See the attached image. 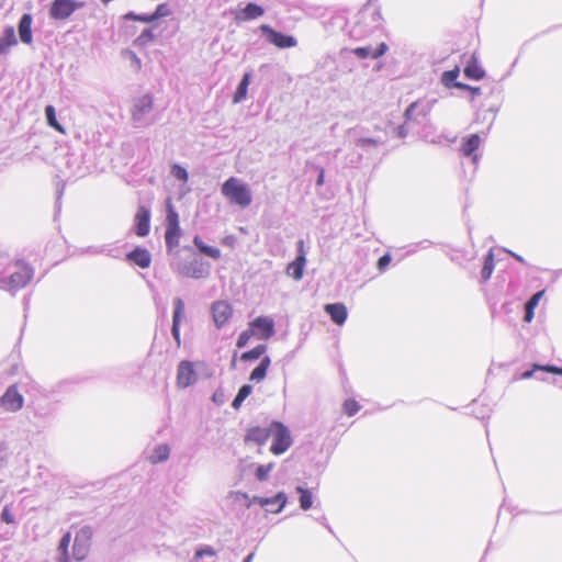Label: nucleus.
<instances>
[{
  "label": "nucleus",
  "instance_id": "f257e3e1",
  "mask_svg": "<svg viewBox=\"0 0 562 562\" xmlns=\"http://www.w3.org/2000/svg\"><path fill=\"white\" fill-rule=\"evenodd\" d=\"M34 277V268L23 259L0 266V289L16 292L25 288Z\"/></svg>",
  "mask_w": 562,
  "mask_h": 562
},
{
  "label": "nucleus",
  "instance_id": "f03ea898",
  "mask_svg": "<svg viewBox=\"0 0 562 562\" xmlns=\"http://www.w3.org/2000/svg\"><path fill=\"white\" fill-rule=\"evenodd\" d=\"M373 0H369L357 13L353 25L349 33L355 40H361L379 30L383 23V16L379 8L371 5Z\"/></svg>",
  "mask_w": 562,
  "mask_h": 562
},
{
  "label": "nucleus",
  "instance_id": "7ed1b4c3",
  "mask_svg": "<svg viewBox=\"0 0 562 562\" xmlns=\"http://www.w3.org/2000/svg\"><path fill=\"white\" fill-rule=\"evenodd\" d=\"M222 194L229 200L232 204L246 209L251 204L252 195L249 187L235 177L228 178L222 184Z\"/></svg>",
  "mask_w": 562,
  "mask_h": 562
},
{
  "label": "nucleus",
  "instance_id": "20e7f679",
  "mask_svg": "<svg viewBox=\"0 0 562 562\" xmlns=\"http://www.w3.org/2000/svg\"><path fill=\"white\" fill-rule=\"evenodd\" d=\"M349 135L356 148L360 149L359 156L366 155L367 157L375 156L380 148L386 143V138L380 135L367 136L361 134L360 130L349 131Z\"/></svg>",
  "mask_w": 562,
  "mask_h": 562
},
{
  "label": "nucleus",
  "instance_id": "39448f33",
  "mask_svg": "<svg viewBox=\"0 0 562 562\" xmlns=\"http://www.w3.org/2000/svg\"><path fill=\"white\" fill-rule=\"evenodd\" d=\"M154 100L150 94H144L135 99L132 110V120L136 127H144L153 124L155 119L151 115Z\"/></svg>",
  "mask_w": 562,
  "mask_h": 562
},
{
  "label": "nucleus",
  "instance_id": "423d86ee",
  "mask_svg": "<svg viewBox=\"0 0 562 562\" xmlns=\"http://www.w3.org/2000/svg\"><path fill=\"white\" fill-rule=\"evenodd\" d=\"M271 437H273V440L270 451L276 456L284 453L293 443L289 428L277 420L272 422Z\"/></svg>",
  "mask_w": 562,
  "mask_h": 562
},
{
  "label": "nucleus",
  "instance_id": "0eeeda50",
  "mask_svg": "<svg viewBox=\"0 0 562 562\" xmlns=\"http://www.w3.org/2000/svg\"><path fill=\"white\" fill-rule=\"evenodd\" d=\"M92 536L93 530L90 526H83L77 531L72 546V559L76 562L85 560L88 555Z\"/></svg>",
  "mask_w": 562,
  "mask_h": 562
},
{
  "label": "nucleus",
  "instance_id": "6e6552de",
  "mask_svg": "<svg viewBox=\"0 0 562 562\" xmlns=\"http://www.w3.org/2000/svg\"><path fill=\"white\" fill-rule=\"evenodd\" d=\"M259 30L266 36V41L278 48H291L297 45L294 36L276 31L268 24L260 25Z\"/></svg>",
  "mask_w": 562,
  "mask_h": 562
},
{
  "label": "nucleus",
  "instance_id": "1a4fd4ad",
  "mask_svg": "<svg viewBox=\"0 0 562 562\" xmlns=\"http://www.w3.org/2000/svg\"><path fill=\"white\" fill-rule=\"evenodd\" d=\"M85 2H78L75 0H54L49 8V16L54 20H66L71 14L82 8Z\"/></svg>",
  "mask_w": 562,
  "mask_h": 562
},
{
  "label": "nucleus",
  "instance_id": "9d476101",
  "mask_svg": "<svg viewBox=\"0 0 562 562\" xmlns=\"http://www.w3.org/2000/svg\"><path fill=\"white\" fill-rule=\"evenodd\" d=\"M24 405V397L15 384L10 385L0 396V407L9 413L19 412Z\"/></svg>",
  "mask_w": 562,
  "mask_h": 562
},
{
  "label": "nucleus",
  "instance_id": "9b49d317",
  "mask_svg": "<svg viewBox=\"0 0 562 562\" xmlns=\"http://www.w3.org/2000/svg\"><path fill=\"white\" fill-rule=\"evenodd\" d=\"M198 381V373L194 369V363L189 360H182L177 368V386L187 389Z\"/></svg>",
  "mask_w": 562,
  "mask_h": 562
},
{
  "label": "nucleus",
  "instance_id": "f8f14e48",
  "mask_svg": "<svg viewBox=\"0 0 562 562\" xmlns=\"http://www.w3.org/2000/svg\"><path fill=\"white\" fill-rule=\"evenodd\" d=\"M150 231V209L146 205H139L134 216L133 232L145 237Z\"/></svg>",
  "mask_w": 562,
  "mask_h": 562
},
{
  "label": "nucleus",
  "instance_id": "ddd939ff",
  "mask_svg": "<svg viewBox=\"0 0 562 562\" xmlns=\"http://www.w3.org/2000/svg\"><path fill=\"white\" fill-rule=\"evenodd\" d=\"M251 505L259 504L261 507H265L268 512L271 513H280L288 502V497L285 493L279 492L273 497H260L254 496L250 498Z\"/></svg>",
  "mask_w": 562,
  "mask_h": 562
},
{
  "label": "nucleus",
  "instance_id": "4468645a",
  "mask_svg": "<svg viewBox=\"0 0 562 562\" xmlns=\"http://www.w3.org/2000/svg\"><path fill=\"white\" fill-rule=\"evenodd\" d=\"M249 325L259 339H269L276 333L274 322L268 316H258Z\"/></svg>",
  "mask_w": 562,
  "mask_h": 562
},
{
  "label": "nucleus",
  "instance_id": "2eb2a0df",
  "mask_svg": "<svg viewBox=\"0 0 562 562\" xmlns=\"http://www.w3.org/2000/svg\"><path fill=\"white\" fill-rule=\"evenodd\" d=\"M211 313L215 326L222 328L232 317L233 308L226 301H216L211 306Z\"/></svg>",
  "mask_w": 562,
  "mask_h": 562
},
{
  "label": "nucleus",
  "instance_id": "dca6fc26",
  "mask_svg": "<svg viewBox=\"0 0 562 562\" xmlns=\"http://www.w3.org/2000/svg\"><path fill=\"white\" fill-rule=\"evenodd\" d=\"M184 302L180 297L173 299V315H172V326H171V335L176 341L177 347L181 345L180 338V324L184 314Z\"/></svg>",
  "mask_w": 562,
  "mask_h": 562
},
{
  "label": "nucleus",
  "instance_id": "f3484780",
  "mask_svg": "<svg viewBox=\"0 0 562 562\" xmlns=\"http://www.w3.org/2000/svg\"><path fill=\"white\" fill-rule=\"evenodd\" d=\"M481 144V138L477 134H471L462 140L460 151L463 156L470 157L473 165L476 166L481 156L476 153Z\"/></svg>",
  "mask_w": 562,
  "mask_h": 562
},
{
  "label": "nucleus",
  "instance_id": "a211bd4d",
  "mask_svg": "<svg viewBox=\"0 0 562 562\" xmlns=\"http://www.w3.org/2000/svg\"><path fill=\"white\" fill-rule=\"evenodd\" d=\"M429 112L430 105L428 102L416 101L406 109L404 116L413 123H422Z\"/></svg>",
  "mask_w": 562,
  "mask_h": 562
},
{
  "label": "nucleus",
  "instance_id": "6ab92c4d",
  "mask_svg": "<svg viewBox=\"0 0 562 562\" xmlns=\"http://www.w3.org/2000/svg\"><path fill=\"white\" fill-rule=\"evenodd\" d=\"M272 422L268 427H251L245 435L246 442H254L258 446H262L271 437Z\"/></svg>",
  "mask_w": 562,
  "mask_h": 562
},
{
  "label": "nucleus",
  "instance_id": "aec40b11",
  "mask_svg": "<svg viewBox=\"0 0 562 562\" xmlns=\"http://www.w3.org/2000/svg\"><path fill=\"white\" fill-rule=\"evenodd\" d=\"M179 272L184 277L201 279L209 274V266L204 265L201 260L194 259L183 265Z\"/></svg>",
  "mask_w": 562,
  "mask_h": 562
},
{
  "label": "nucleus",
  "instance_id": "412c9836",
  "mask_svg": "<svg viewBox=\"0 0 562 562\" xmlns=\"http://www.w3.org/2000/svg\"><path fill=\"white\" fill-rule=\"evenodd\" d=\"M32 22L33 16L30 13H24L19 23H18V32L22 43L32 44L33 35H32Z\"/></svg>",
  "mask_w": 562,
  "mask_h": 562
},
{
  "label": "nucleus",
  "instance_id": "4be33fe9",
  "mask_svg": "<svg viewBox=\"0 0 562 562\" xmlns=\"http://www.w3.org/2000/svg\"><path fill=\"white\" fill-rule=\"evenodd\" d=\"M387 45L385 43H380L376 48H373L372 46H363V47H357L351 50L352 54H355L360 59H367L372 58L376 59L384 55L387 50Z\"/></svg>",
  "mask_w": 562,
  "mask_h": 562
},
{
  "label": "nucleus",
  "instance_id": "5701e85b",
  "mask_svg": "<svg viewBox=\"0 0 562 562\" xmlns=\"http://www.w3.org/2000/svg\"><path fill=\"white\" fill-rule=\"evenodd\" d=\"M324 311L336 325L345 324L348 316L347 307L342 303L326 304Z\"/></svg>",
  "mask_w": 562,
  "mask_h": 562
},
{
  "label": "nucleus",
  "instance_id": "b1692460",
  "mask_svg": "<svg viewBox=\"0 0 562 562\" xmlns=\"http://www.w3.org/2000/svg\"><path fill=\"white\" fill-rule=\"evenodd\" d=\"M126 259L145 269L150 266L151 255L146 248L136 247L127 254Z\"/></svg>",
  "mask_w": 562,
  "mask_h": 562
},
{
  "label": "nucleus",
  "instance_id": "393cba45",
  "mask_svg": "<svg viewBox=\"0 0 562 562\" xmlns=\"http://www.w3.org/2000/svg\"><path fill=\"white\" fill-rule=\"evenodd\" d=\"M15 45H18V38L14 27L8 25L3 29L2 35L0 36V55H5L10 47Z\"/></svg>",
  "mask_w": 562,
  "mask_h": 562
},
{
  "label": "nucleus",
  "instance_id": "a878e982",
  "mask_svg": "<svg viewBox=\"0 0 562 562\" xmlns=\"http://www.w3.org/2000/svg\"><path fill=\"white\" fill-rule=\"evenodd\" d=\"M537 371L562 375V367H557V366H552V364H546V366L533 364V368L531 370H527L521 373L520 379L536 378L539 380H544L543 376L536 375Z\"/></svg>",
  "mask_w": 562,
  "mask_h": 562
},
{
  "label": "nucleus",
  "instance_id": "bb28decb",
  "mask_svg": "<svg viewBox=\"0 0 562 562\" xmlns=\"http://www.w3.org/2000/svg\"><path fill=\"white\" fill-rule=\"evenodd\" d=\"M263 13H265V10L262 7H260L257 3L249 2L241 10V12L238 15H236V20L237 21L255 20V19L261 16Z\"/></svg>",
  "mask_w": 562,
  "mask_h": 562
},
{
  "label": "nucleus",
  "instance_id": "cd10ccee",
  "mask_svg": "<svg viewBox=\"0 0 562 562\" xmlns=\"http://www.w3.org/2000/svg\"><path fill=\"white\" fill-rule=\"evenodd\" d=\"M306 261L307 260L303 258H295L292 262L288 263L285 273L296 281L301 280L303 278Z\"/></svg>",
  "mask_w": 562,
  "mask_h": 562
},
{
  "label": "nucleus",
  "instance_id": "c85d7f7f",
  "mask_svg": "<svg viewBox=\"0 0 562 562\" xmlns=\"http://www.w3.org/2000/svg\"><path fill=\"white\" fill-rule=\"evenodd\" d=\"M71 542V535L70 532H66L58 544L57 548V562H72V560L69 557L68 549Z\"/></svg>",
  "mask_w": 562,
  "mask_h": 562
},
{
  "label": "nucleus",
  "instance_id": "c756f323",
  "mask_svg": "<svg viewBox=\"0 0 562 562\" xmlns=\"http://www.w3.org/2000/svg\"><path fill=\"white\" fill-rule=\"evenodd\" d=\"M463 71L469 79L480 80L485 76L484 69L477 64L474 56L471 57Z\"/></svg>",
  "mask_w": 562,
  "mask_h": 562
},
{
  "label": "nucleus",
  "instance_id": "7c9ffc66",
  "mask_svg": "<svg viewBox=\"0 0 562 562\" xmlns=\"http://www.w3.org/2000/svg\"><path fill=\"white\" fill-rule=\"evenodd\" d=\"M270 357H262L260 363L251 371L249 380L254 382L262 381L267 375V371L268 368L270 367Z\"/></svg>",
  "mask_w": 562,
  "mask_h": 562
},
{
  "label": "nucleus",
  "instance_id": "2f4dec72",
  "mask_svg": "<svg viewBox=\"0 0 562 562\" xmlns=\"http://www.w3.org/2000/svg\"><path fill=\"white\" fill-rule=\"evenodd\" d=\"M544 291H539L535 293L525 304V315L524 321L526 323H530L535 316V308L539 304V301L543 296Z\"/></svg>",
  "mask_w": 562,
  "mask_h": 562
},
{
  "label": "nucleus",
  "instance_id": "473e14b6",
  "mask_svg": "<svg viewBox=\"0 0 562 562\" xmlns=\"http://www.w3.org/2000/svg\"><path fill=\"white\" fill-rule=\"evenodd\" d=\"M250 80L251 72H245L234 94V103H240L247 98V91Z\"/></svg>",
  "mask_w": 562,
  "mask_h": 562
},
{
  "label": "nucleus",
  "instance_id": "72a5a7b5",
  "mask_svg": "<svg viewBox=\"0 0 562 562\" xmlns=\"http://www.w3.org/2000/svg\"><path fill=\"white\" fill-rule=\"evenodd\" d=\"M193 244L203 255L209 256L212 259L221 258V250L216 247L206 245L199 236L193 238Z\"/></svg>",
  "mask_w": 562,
  "mask_h": 562
},
{
  "label": "nucleus",
  "instance_id": "f704fd0d",
  "mask_svg": "<svg viewBox=\"0 0 562 562\" xmlns=\"http://www.w3.org/2000/svg\"><path fill=\"white\" fill-rule=\"evenodd\" d=\"M170 448L168 445H158L151 452L149 460L151 463L164 462L169 458Z\"/></svg>",
  "mask_w": 562,
  "mask_h": 562
},
{
  "label": "nucleus",
  "instance_id": "c9c22d12",
  "mask_svg": "<svg viewBox=\"0 0 562 562\" xmlns=\"http://www.w3.org/2000/svg\"><path fill=\"white\" fill-rule=\"evenodd\" d=\"M494 270V255L493 250L491 249L487 255L485 256L484 263L481 270V280L482 282H486Z\"/></svg>",
  "mask_w": 562,
  "mask_h": 562
},
{
  "label": "nucleus",
  "instance_id": "e433bc0d",
  "mask_svg": "<svg viewBox=\"0 0 562 562\" xmlns=\"http://www.w3.org/2000/svg\"><path fill=\"white\" fill-rule=\"evenodd\" d=\"M180 233H181L180 228H175V229L168 228V227L166 228L165 241H166L168 251H172L173 248L178 247Z\"/></svg>",
  "mask_w": 562,
  "mask_h": 562
},
{
  "label": "nucleus",
  "instance_id": "4c0bfd02",
  "mask_svg": "<svg viewBox=\"0 0 562 562\" xmlns=\"http://www.w3.org/2000/svg\"><path fill=\"white\" fill-rule=\"evenodd\" d=\"M296 492L300 493V498H299L300 507L303 510L310 509L313 505V495H312L311 491L307 488H304L302 486H297Z\"/></svg>",
  "mask_w": 562,
  "mask_h": 562
},
{
  "label": "nucleus",
  "instance_id": "58836bf2",
  "mask_svg": "<svg viewBox=\"0 0 562 562\" xmlns=\"http://www.w3.org/2000/svg\"><path fill=\"white\" fill-rule=\"evenodd\" d=\"M460 69L456 66L451 70L443 71L441 75V83L447 88H453L454 83H457V78L459 77Z\"/></svg>",
  "mask_w": 562,
  "mask_h": 562
},
{
  "label": "nucleus",
  "instance_id": "ea45409f",
  "mask_svg": "<svg viewBox=\"0 0 562 562\" xmlns=\"http://www.w3.org/2000/svg\"><path fill=\"white\" fill-rule=\"evenodd\" d=\"M228 498L232 499L233 504L235 505H243L246 508H249L251 506L250 497L247 493L232 491L228 494Z\"/></svg>",
  "mask_w": 562,
  "mask_h": 562
},
{
  "label": "nucleus",
  "instance_id": "a19ab883",
  "mask_svg": "<svg viewBox=\"0 0 562 562\" xmlns=\"http://www.w3.org/2000/svg\"><path fill=\"white\" fill-rule=\"evenodd\" d=\"M267 346L266 345H258L254 349L248 350L244 352L240 357L243 361H252L257 360L262 357V355L266 352Z\"/></svg>",
  "mask_w": 562,
  "mask_h": 562
},
{
  "label": "nucleus",
  "instance_id": "79ce46f5",
  "mask_svg": "<svg viewBox=\"0 0 562 562\" xmlns=\"http://www.w3.org/2000/svg\"><path fill=\"white\" fill-rule=\"evenodd\" d=\"M45 116H46L47 123L50 127H54L55 130H57L59 132H64L63 127L60 126V124L58 123V121L56 119V112H55V108L53 105H47L45 108Z\"/></svg>",
  "mask_w": 562,
  "mask_h": 562
},
{
  "label": "nucleus",
  "instance_id": "37998d69",
  "mask_svg": "<svg viewBox=\"0 0 562 562\" xmlns=\"http://www.w3.org/2000/svg\"><path fill=\"white\" fill-rule=\"evenodd\" d=\"M95 254H104V255L110 256L112 258H120L121 257L120 248L112 247L111 245L98 246V248H95Z\"/></svg>",
  "mask_w": 562,
  "mask_h": 562
},
{
  "label": "nucleus",
  "instance_id": "c03bdc74",
  "mask_svg": "<svg viewBox=\"0 0 562 562\" xmlns=\"http://www.w3.org/2000/svg\"><path fill=\"white\" fill-rule=\"evenodd\" d=\"M155 38L154 32L151 29H144L143 32L137 36L135 43L139 46H145L148 43L153 42Z\"/></svg>",
  "mask_w": 562,
  "mask_h": 562
},
{
  "label": "nucleus",
  "instance_id": "a18cd8bd",
  "mask_svg": "<svg viewBox=\"0 0 562 562\" xmlns=\"http://www.w3.org/2000/svg\"><path fill=\"white\" fill-rule=\"evenodd\" d=\"M273 467H274L273 463L259 465L256 470L257 480L260 482L266 481L269 476V473L272 471Z\"/></svg>",
  "mask_w": 562,
  "mask_h": 562
},
{
  "label": "nucleus",
  "instance_id": "49530a36",
  "mask_svg": "<svg viewBox=\"0 0 562 562\" xmlns=\"http://www.w3.org/2000/svg\"><path fill=\"white\" fill-rule=\"evenodd\" d=\"M167 227L172 228V229L180 228L178 213L173 210V207L171 205H169V207H168Z\"/></svg>",
  "mask_w": 562,
  "mask_h": 562
},
{
  "label": "nucleus",
  "instance_id": "de8ad7c7",
  "mask_svg": "<svg viewBox=\"0 0 562 562\" xmlns=\"http://www.w3.org/2000/svg\"><path fill=\"white\" fill-rule=\"evenodd\" d=\"M360 409V405L357 401L355 400H346L345 403H344V412L348 415V416H353L355 414H357Z\"/></svg>",
  "mask_w": 562,
  "mask_h": 562
},
{
  "label": "nucleus",
  "instance_id": "09e8293b",
  "mask_svg": "<svg viewBox=\"0 0 562 562\" xmlns=\"http://www.w3.org/2000/svg\"><path fill=\"white\" fill-rule=\"evenodd\" d=\"M124 19L125 20H128V21H139V22H145V23H149V22H153L154 20L150 18V14H136L134 12H128L124 15Z\"/></svg>",
  "mask_w": 562,
  "mask_h": 562
},
{
  "label": "nucleus",
  "instance_id": "8fccbe9b",
  "mask_svg": "<svg viewBox=\"0 0 562 562\" xmlns=\"http://www.w3.org/2000/svg\"><path fill=\"white\" fill-rule=\"evenodd\" d=\"M171 173L176 179L180 181L188 180V171L180 165L175 164L171 168Z\"/></svg>",
  "mask_w": 562,
  "mask_h": 562
},
{
  "label": "nucleus",
  "instance_id": "3c124183",
  "mask_svg": "<svg viewBox=\"0 0 562 562\" xmlns=\"http://www.w3.org/2000/svg\"><path fill=\"white\" fill-rule=\"evenodd\" d=\"M254 335H256V334L251 329H246V330L241 331L237 338V344H236L237 347L244 348L248 344L250 337Z\"/></svg>",
  "mask_w": 562,
  "mask_h": 562
},
{
  "label": "nucleus",
  "instance_id": "603ef678",
  "mask_svg": "<svg viewBox=\"0 0 562 562\" xmlns=\"http://www.w3.org/2000/svg\"><path fill=\"white\" fill-rule=\"evenodd\" d=\"M169 14H170V10L168 9L167 4L161 3L156 8L155 12L150 14V18L155 21V20H158L159 18H164Z\"/></svg>",
  "mask_w": 562,
  "mask_h": 562
},
{
  "label": "nucleus",
  "instance_id": "864d4df0",
  "mask_svg": "<svg viewBox=\"0 0 562 562\" xmlns=\"http://www.w3.org/2000/svg\"><path fill=\"white\" fill-rule=\"evenodd\" d=\"M412 124H413L412 121H407V119H405V122L395 128L396 135L400 138L406 137L412 127Z\"/></svg>",
  "mask_w": 562,
  "mask_h": 562
},
{
  "label": "nucleus",
  "instance_id": "5fc2aeb1",
  "mask_svg": "<svg viewBox=\"0 0 562 562\" xmlns=\"http://www.w3.org/2000/svg\"><path fill=\"white\" fill-rule=\"evenodd\" d=\"M215 555V550L210 546H203L199 550H196L194 554V559L198 560L203 557H213Z\"/></svg>",
  "mask_w": 562,
  "mask_h": 562
},
{
  "label": "nucleus",
  "instance_id": "6e6d98bb",
  "mask_svg": "<svg viewBox=\"0 0 562 562\" xmlns=\"http://www.w3.org/2000/svg\"><path fill=\"white\" fill-rule=\"evenodd\" d=\"M252 392V386L250 384H244L237 393V396H239L243 400H246Z\"/></svg>",
  "mask_w": 562,
  "mask_h": 562
},
{
  "label": "nucleus",
  "instance_id": "4d7b16f0",
  "mask_svg": "<svg viewBox=\"0 0 562 562\" xmlns=\"http://www.w3.org/2000/svg\"><path fill=\"white\" fill-rule=\"evenodd\" d=\"M296 258L306 259L305 244L303 239L296 241Z\"/></svg>",
  "mask_w": 562,
  "mask_h": 562
},
{
  "label": "nucleus",
  "instance_id": "13d9d810",
  "mask_svg": "<svg viewBox=\"0 0 562 562\" xmlns=\"http://www.w3.org/2000/svg\"><path fill=\"white\" fill-rule=\"evenodd\" d=\"M7 450H8L7 443L0 439V469L7 462Z\"/></svg>",
  "mask_w": 562,
  "mask_h": 562
},
{
  "label": "nucleus",
  "instance_id": "bf43d9fd",
  "mask_svg": "<svg viewBox=\"0 0 562 562\" xmlns=\"http://www.w3.org/2000/svg\"><path fill=\"white\" fill-rule=\"evenodd\" d=\"M391 260H392V258L389 254L383 255L378 260V268L380 270H384L390 265Z\"/></svg>",
  "mask_w": 562,
  "mask_h": 562
},
{
  "label": "nucleus",
  "instance_id": "052dcab7",
  "mask_svg": "<svg viewBox=\"0 0 562 562\" xmlns=\"http://www.w3.org/2000/svg\"><path fill=\"white\" fill-rule=\"evenodd\" d=\"M1 519L2 521L7 522V524H13L14 522V517L13 515L10 513L9 508L5 506L1 513Z\"/></svg>",
  "mask_w": 562,
  "mask_h": 562
},
{
  "label": "nucleus",
  "instance_id": "680f3d73",
  "mask_svg": "<svg viewBox=\"0 0 562 562\" xmlns=\"http://www.w3.org/2000/svg\"><path fill=\"white\" fill-rule=\"evenodd\" d=\"M244 401L245 400H243V398H240L239 396L236 395L235 398L233 400V403H232L233 408L238 409L241 406Z\"/></svg>",
  "mask_w": 562,
  "mask_h": 562
},
{
  "label": "nucleus",
  "instance_id": "e2e57ef3",
  "mask_svg": "<svg viewBox=\"0 0 562 562\" xmlns=\"http://www.w3.org/2000/svg\"><path fill=\"white\" fill-rule=\"evenodd\" d=\"M470 92H471V94H472V100H473L475 97L481 95L482 90H481V88H480V87H472V86H471V88H470Z\"/></svg>",
  "mask_w": 562,
  "mask_h": 562
},
{
  "label": "nucleus",
  "instance_id": "0e129e2a",
  "mask_svg": "<svg viewBox=\"0 0 562 562\" xmlns=\"http://www.w3.org/2000/svg\"><path fill=\"white\" fill-rule=\"evenodd\" d=\"M324 169H321L316 180V186H322L324 183Z\"/></svg>",
  "mask_w": 562,
  "mask_h": 562
},
{
  "label": "nucleus",
  "instance_id": "69168bd1",
  "mask_svg": "<svg viewBox=\"0 0 562 562\" xmlns=\"http://www.w3.org/2000/svg\"><path fill=\"white\" fill-rule=\"evenodd\" d=\"M453 88H458V89L470 91L471 86L458 81L457 83H454Z\"/></svg>",
  "mask_w": 562,
  "mask_h": 562
},
{
  "label": "nucleus",
  "instance_id": "338daca9",
  "mask_svg": "<svg viewBox=\"0 0 562 562\" xmlns=\"http://www.w3.org/2000/svg\"><path fill=\"white\" fill-rule=\"evenodd\" d=\"M322 525H324L330 532H333L331 527L327 524V519L325 516H322L317 519Z\"/></svg>",
  "mask_w": 562,
  "mask_h": 562
},
{
  "label": "nucleus",
  "instance_id": "774afa93",
  "mask_svg": "<svg viewBox=\"0 0 562 562\" xmlns=\"http://www.w3.org/2000/svg\"><path fill=\"white\" fill-rule=\"evenodd\" d=\"M508 254H509L510 256H513V257H514L518 262H520V263H526L525 259H524L521 256H519V255H517V254H515V252H513V251H509V250H508Z\"/></svg>",
  "mask_w": 562,
  "mask_h": 562
}]
</instances>
